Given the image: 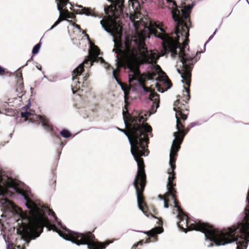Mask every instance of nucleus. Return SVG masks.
<instances>
[{
    "mask_svg": "<svg viewBox=\"0 0 249 249\" xmlns=\"http://www.w3.org/2000/svg\"><path fill=\"white\" fill-rule=\"evenodd\" d=\"M150 114L147 111H140L138 116H130L128 123L125 121L126 130L123 131L128 137L130 145L131 152L137 163L138 171L133 184L136 190L138 206L143 213H145L147 206L145 202L143 192L146 184V176L145 165L142 156H147L149 153L148 147L149 138L147 133H151L152 127L145 123Z\"/></svg>",
    "mask_w": 249,
    "mask_h": 249,
    "instance_id": "nucleus-1",
    "label": "nucleus"
},
{
    "mask_svg": "<svg viewBox=\"0 0 249 249\" xmlns=\"http://www.w3.org/2000/svg\"><path fill=\"white\" fill-rule=\"evenodd\" d=\"M9 188H13L16 192L20 194L26 200V205L30 209V223L28 227H24L21 230H18V233L21 238L29 243L31 239L38 237L43 231V227H47L49 231L53 230L57 232L59 230L54 224L51 223L45 214L44 210L38 207L28 196L26 191L19 187L18 181L11 177L6 178L2 183L0 188V196L2 197L12 195L8 190Z\"/></svg>",
    "mask_w": 249,
    "mask_h": 249,
    "instance_id": "nucleus-2",
    "label": "nucleus"
},
{
    "mask_svg": "<svg viewBox=\"0 0 249 249\" xmlns=\"http://www.w3.org/2000/svg\"><path fill=\"white\" fill-rule=\"evenodd\" d=\"M167 3L172 2L173 6L175 7L172 10V18L176 22L175 27V34L177 36L174 38L172 36L166 33V32L156 22L150 21L148 27V30L150 34L154 35L162 40V46L164 50L166 53L171 52L172 55L175 57L178 54L177 49L180 46L179 42V35L185 38L183 41V46L186 47L189 41V27L187 24V22H191L190 14L193 7L192 5L184 6L183 9L181 10V14L179 10L177 8V5L175 0H166Z\"/></svg>",
    "mask_w": 249,
    "mask_h": 249,
    "instance_id": "nucleus-3",
    "label": "nucleus"
},
{
    "mask_svg": "<svg viewBox=\"0 0 249 249\" xmlns=\"http://www.w3.org/2000/svg\"><path fill=\"white\" fill-rule=\"evenodd\" d=\"M137 18L136 15H130V19L133 22L136 32L134 36H126L125 40L127 52L125 67L129 70L128 77L130 83L140 78V65L149 63V53L145 43V36L142 32L138 31L141 18L136 20Z\"/></svg>",
    "mask_w": 249,
    "mask_h": 249,
    "instance_id": "nucleus-4",
    "label": "nucleus"
},
{
    "mask_svg": "<svg viewBox=\"0 0 249 249\" xmlns=\"http://www.w3.org/2000/svg\"><path fill=\"white\" fill-rule=\"evenodd\" d=\"M179 221L178 222L179 228L185 232L187 231L196 230L204 233L205 239L213 242L217 246L224 245L231 243L227 237V232L224 229L221 231L215 229L213 226L201 221H194L190 219L188 216L183 213L182 210H179Z\"/></svg>",
    "mask_w": 249,
    "mask_h": 249,
    "instance_id": "nucleus-5",
    "label": "nucleus"
},
{
    "mask_svg": "<svg viewBox=\"0 0 249 249\" xmlns=\"http://www.w3.org/2000/svg\"><path fill=\"white\" fill-rule=\"evenodd\" d=\"M246 201L247 204L243 212L242 221L236 225L224 229L227 237L232 242L236 241L237 249H246L249 242V190Z\"/></svg>",
    "mask_w": 249,
    "mask_h": 249,
    "instance_id": "nucleus-6",
    "label": "nucleus"
},
{
    "mask_svg": "<svg viewBox=\"0 0 249 249\" xmlns=\"http://www.w3.org/2000/svg\"><path fill=\"white\" fill-rule=\"evenodd\" d=\"M184 46L181 47H178L179 50L177 51L178 54L180 61L182 62V67L181 70L178 69V72L181 74L182 78V81L186 85L184 86V90H183L182 95L181 96L178 95L177 97L180 98L182 102L185 103H188L190 99V87L191 82V71L193 68L194 64L197 61L196 56L190 55L188 53L185 52ZM173 57V56L171 55ZM173 57H174L173 56ZM176 57V56L175 57Z\"/></svg>",
    "mask_w": 249,
    "mask_h": 249,
    "instance_id": "nucleus-7",
    "label": "nucleus"
},
{
    "mask_svg": "<svg viewBox=\"0 0 249 249\" xmlns=\"http://www.w3.org/2000/svg\"><path fill=\"white\" fill-rule=\"evenodd\" d=\"M57 232L66 240L71 241L77 245H87L89 249H105L111 243L109 241L99 242L90 231L82 233L65 229L64 231L59 230Z\"/></svg>",
    "mask_w": 249,
    "mask_h": 249,
    "instance_id": "nucleus-8",
    "label": "nucleus"
},
{
    "mask_svg": "<svg viewBox=\"0 0 249 249\" xmlns=\"http://www.w3.org/2000/svg\"><path fill=\"white\" fill-rule=\"evenodd\" d=\"M183 102L178 99L174 103V110L176 111L177 132H180V134L184 133L186 135L190 129L195 126V124L191 123L186 127H185L184 122L188 118L189 110L188 103Z\"/></svg>",
    "mask_w": 249,
    "mask_h": 249,
    "instance_id": "nucleus-9",
    "label": "nucleus"
},
{
    "mask_svg": "<svg viewBox=\"0 0 249 249\" xmlns=\"http://www.w3.org/2000/svg\"><path fill=\"white\" fill-rule=\"evenodd\" d=\"M180 132H175L174 133L175 140L173 142L170 153L169 164L170 168L168 170V174L169 175L168 180H169V185L170 186L172 185L173 181H174L176 178L175 169L176 168V161L178 152L179 150L180 144L182 143L185 136L184 133L183 135L180 134Z\"/></svg>",
    "mask_w": 249,
    "mask_h": 249,
    "instance_id": "nucleus-10",
    "label": "nucleus"
},
{
    "mask_svg": "<svg viewBox=\"0 0 249 249\" xmlns=\"http://www.w3.org/2000/svg\"><path fill=\"white\" fill-rule=\"evenodd\" d=\"M57 6L58 11L60 12V16L58 19L54 22L51 29L53 28L57 25L62 20H66V16L69 13L68 10L65 8L68 3L69 2V0H57Z\"/></svg>",
    "mask_w": 249,
    "mask_h": 249,
    "instance_id": "nucleus-11",
    "label": "nucleus"
},
{
    "mask_svg": "<svg viewBox=\"0 0 249 249\" xmlns=\"http://www.w3.org/2000/svg\"><path fill=\"white\" fill-rule=\"evenodd\" d=\"M169 180H168V183L167 184V192H166L164 195H159V197L160 199H163L164 200L165 197H169V196L171 197L172 199L174 200V203L175 204V207L180 209V207L178 205V202L177 200V196L176 195L177 191L175 188V187L176 186V182L173 181V184L172 186L169 185Z\"/></svg>",
    "mask_w": 249,
    "mask_h": 249,
    "instance_id": "nucleus-12",
    "label": "nucleus"
},
{
    "mask_svg": "<svg viewBox=\"0 0 249 249\" xmlns=\"http://www.w3.org/2000/svg\"><path fill=\"white\" fill-rule=\"evenodd\" d=\"M95 62L93 59L91 58L90 55H89L84 61L83 63L80 64L77 68H76L72 71V80H74L77 79V82L80 85L81 82L79 81V78H78V76H80L81 73L84 71V65H89L90 67L93 65V63Z\"/></svg>",
    "mask_w": 249,
    "mask_h": 249,
    "instance_id": "nucleus-13",
    "label": "nucleus"
},
{
    "mask_svg": "<svg viewBox=\"0 0 249 249\" xmlns=\"http://www.w3.org/2000/svg\"><path fill=\"white\" fill-rule=\"evenodd\" d=\"M163 229L162 227H156L152 230L143 232L146 234L148 237L146 239L145 243L156 241L158 239V234L162 232Z\"/></svg>",
    "mask_w": 249,
    "mask_h": 249,
    "instance_id": "nucleus-14",
    "label": "nucleus"
},
{
    "mask_svg": "<svg viewBox=\"0 0 249 249\" xmlns=\"http://www.w3.org/2000/svg\"><path fill=\"white\" fill-rule=\"evenodd\" d=\"M2 210L5 213L12 212L15 210L16 206L15 204L7 198H1L0 200Z\"/></svg>",
    "mask_w": 249,
    "mask_h": 249,
    "instance_id": "nucleus-15",
    "label": "nucleus"
},
{
    "mask_svg": "<svg viewBox=\"0 0 249 249\" xmlns=\"http://www.w3.org/2000/svg\"><path fill=\"white\" fill-rule=\"evenodd\" d=\"M77 7L79 8L77 9H72L71 8V10H72L73 12H74L76 14H85L87 16H91L96 17L97 15L96 14L94 10H92L90 8H86L84 7L81 5H78Z\"/></svg>",
    "mask_w": 249,
    "mask_h": 249,
    "instance_id": "nucleus-16",
    "label": "nucleus"
},
{
    "mask_svg": "<svg viewBox=\"0 0 249 249\" xmlns=\"http://www.w3.org/2000/svg\"><path fill=\"white\" fill-rule=\"evenodd\" d=\"M120 68L117 67V69L114 70L113 68H112V69L113 70V76L116 80L118 84H119L121 86L122 89L124 91L125 94V100H126V96L128 92V91L127 90V87L126 86H124V84L118 78L117 75V73H119L120 71Z\"/></svg>",
    "mask_w": 249,
    "mask_h": 249,
    "instance_id": "nucleus-17",
    "label": "nucleus"
},
{
    "mask_svg": "<svg viewBox=\"0 0 249 249\" xmlns=\"http://www.w3.org/2000/svg\"><path fill=\"white\" fill-rule=\"evenodd\" d=\"M40 121L42 126L48 131L53 133V129L52 124L49 123V121L47 118L40 116Z\"/></svg>",
    "mask_w": 249,
    "mask_h": 249,
    "instance_id": "nucleus-18",
    "label": "nucleus"
},
{
    "mask_svg": "<svg viewBox=\"0 0 249 249\" xmlns=\"http://www.w3.org/2000/svg\"><path fill=\"white\" fill-rule=\"evenodd\" d=\"M167 80H166L164 82V85L167 86L165 89L164 88L162 87L160 83H157L156 84V87L157 88V90L159 92H163L165 90H167L168 89H170L172 85V82L168 78V77H167Z\"/></svg>",
    "mask_w": 249,
    "mask_h": 249,
    "instance_id": "nucleus-19",
    "label": "nucleus"
},
{
    "mask_svg": "<svg viewBox=\"0 0 249 249\" xmlns=\"http://www.w3.org/2000/svg\"><path fill=\"white\" fill-rule=\"evenodd\" d=\"M99 52L100 50L99 48L97 46H94L92 51L89 53V55H90V57H91V59L96 61V58H97V56L99 55Z\"/></svg>",
    "mask_w": 249,
    "mask_h": 249,
    "instance_id": "nucleus-20",
    "label": "nucleus"
},
{
    "mask_svg": "<svg viewBox=\"0 0 249 249\" xmlns=\"http://www.w3.org/2000/svg\"><path fill=\"white\" fill-rule=\"evenodd\" d=\"M136 80V79L135 80ZM137 80H138L140 84L142 85V89L143 90L146 92H151L154 89H152L151 88L147 87L145 86L144 84V81L142 78L141 77V75L140 74V78H138Z\"/></svg>",
    "mask_w": 249,
    "mask_h": 249,
    "instance_id": "nucleus-21",
    "label": "nucleus"
},
{
    "mask_svg": "<svg viewBox=\"0 0 249 249\" xmlns=\"http://www.w3.org/2000/svg\"><path fill=\"white\" fill-rule=\"evenodd\" d=\"M4 240L7 243V249H25L24 246H22L21 247L20 246H17V249H16L14 244L12 242L7 241L5 236Z\"/></svg>",
    "mask_w": 249,
    "mask_h": 249,
    "instance_id": "nucleus-22",
    "label": "nucleus"
},
{
    "mask_svg": "<svg viewBox=\"0 0 249 249\" xmlns=\"http://www.w3.org/2000/svg\"><path fill=\"white\" fill-rule=\"evenodd\" d=\"M61 136L64 138H68L71 136V133L68 130L64 129L60 133Z\"/></svg>",
    "mask_w": 249,
    "mask_h": 249,
    "instance_id": "nucleus-23",
    "label": "nucleus"
},
{
    "mask_svg": "<svg viewBox=\"0 0 249 249\" xmlns=\"http://www.w3.org/2000/svg\"><path fill=\"white\" fill-rule=\"evenodd\" d=\"M45 209L47 210L48 214L53 217L55 221L57 222L58 218L53 211L52 209H50L48 207H45Z\"/></svg>",
    "mask_w": 249,
    "mask_h": 249,
    "instance_id": "nucleus-24",
    "label": "nucleus"
},
{
    "mask_svg": "<svg viewBox=\"0 0 249 249\" xmlns=\"http://www.w3.org/2000/svg\"><path fill=\"white\" fill-rule=\"evenodd\" d=\"M7 176L2 175V169L0 167V188L1 187L2 183H3L4 181L6 180V178H8Z\"/></svg>",
    "mask_w": 249,
    "mask_h": 249,
    "instance_id": "nucleus-25",
    "label": "nucleus"
},
{
    "mask_svg": "<svg viewBox=\"0 0 249 249\" xmlns=\"http://www.w3.org/2000/svg\"><path fill=\"white\" fill-rule=\"evenodd\" d=\"M157 54L156 53L151 52L149 55V57L150 58L149 63H152L154 62L157 59Z\"/></svg>",
    "mask_w": 249,
    "mask_h": 249,
    "instance_id": "nucleus-26",
    "label": "nucleus"
},
{
    "mask_svg": "<svg viewBox=\"0 0 249 249\" xmlns=\"http://www.w3.org/2000/svg\"><path fill=\"white\" fill-rule=\"evenodd\" d=\"M156 97L159 98V95L158 94H157L156 92H155V89H154L150 92V94L149 95V99L151 100H153L154 99L156 100H157Z\"/></svg>",
    "mask_w": 249,
    "mask_h": 249,
    "instance_id": "nucleus-27",
    "label": "nucleus"
},
{
    "mask_svg": "<svg viewBox=\"0 0 249 249\" xmlns=\"http://www.w3.org/2000/svg\"><path fill=\"white\" fill-rule=\"evenodd\" d=\"M41 47V43L39 42L38 44H36L33 48L32 50V53L33 54H35L38 53L40 48Z\"/></svg>",
    "mask_w": 249,
    "mask_h": 249,
    "instance_id": "nucleus-28",
    "label": "nucleus"
},
{
    "mask_svg": "<svg viewBox=\"0 0 249 249\" xmlns=\"http://www.w3.org/2000/svg\"><path fill=\"white\" fill-rule=\"evenodd\" d=\"M32 114L28 111L21 112V116L22 118H24L25 120H28V118H29Z\"/></svg>",
    "mask_w": 249,
    "mask_h": 249,
    "instance_id": "nucleus-29",
    "label": "nucleus"
},
{
    "mask_svg": "<svg viewBox=\"0 0 249 249\" xmlns=\"http://www.w3.org/2000/svg\"><path fill=\"white\" fill-rule=\"evenodd\" d=\"M169 197H165L164 200V207L166 208H167L169 207Z\"/></svg>",
    "mask_w": 249,
    "mask_h": 249,
    "instance_id": "nucleus-30",
    "label": "nucleus"
},
{
    "mask_svg": "<svg viewBox=\"0 0 249 249\" xmlns=\"http://www.w3.org/2000/svg\"><path fill=\"white\" fill-rule=\"evenodd\" d=\"M67 18L73 19V18H75V16L73 13L69 12V13L68 14V15L66 16V18Z\"/></svg>",
    "mask_w": 249,
    "mask_h": 249,
    "instance_id": "nucleus-31",
    "label": "nucleus"
},
{
    "mask_svg": "<svg viewBox=\"0 0 249 249\" xmlns=\"http://www.w3.org/2000/svg\"><path fill=\"white\" fill-rule=\"evenodd\" d=\"M6 73L5 69L0 66V75L2 76L5 75Z\"/></svg>",
    "mask_w": 249,
    "mask_h": 249,
    "instance_id": "nucleus-32",
    "label": "nucleus"
},
{
    "mask_svg": "<svg viewBox=\"0 0 249 249\" xmlns=\"http://www.w3.org/2000/svg\"><path fill=\"white\" fill-rule=\"evenodd\" d=\"M89 76V74L88 73H87L85 75V76L83 77V83H84V82H86L88 80Z\"/></svg>",
    "mask_w": 249,
    "mask_h": 249,
    "instance_id": "nucleus-33",
    "label": "nucleus"
},
{
    "mask_svg": "<svg viewBox=\"0 0 249 249\" xmlns=\"http://www.w3.org/2000/svg\"><path fill=\"white\" fill-rule=\"evenodd\" d=\"M71 87H72V92L73 93H75L77 91H78L79 90H80V86L79 85L78 86V88L77 87H76L75 89L73 87V86H72Z\"/></svg>",
    "mask_w": 249,
    "mask_h": 249,
    "instance_id": "nucleus-34",
    "label": "nucleus"
},
{
    "mask_svg": "<svg viewBox=\"0 0 249 249\" xmlns=\"http://www.w3.org/2000/svg\"><path fill=\"white\" fill-rule=\"evenodd\" d=\"M99 61L102 63L105 62V60H104V59L102 57H98V56H97V58H96L95 62H98V61Z\"/></svg>",
    "mask_w": 249,
    "mask_h": 249,
    "instance_id": "nucleus-35",
    "label": "nucleus"
},
{
    "mask_svg": "<svg viewBox=\"0 0 249 249\" xmlns=\"http://www.w3.org/2000/svg\"><path fill=\"white\" fill-rule=\"evenodd\" d=\"M156 75V73L153 72H152V73L149 74V75L148 76V78L149 79H153L154 76H155Z\"/></svg>",
    "mask_w": 249,
    "mask_h": 249,
    "instance_id": "nucleus-36",
    "label": "nucleus"
},
{
    "mask_svg": "<svg viewBox=\"0 0 249 249\" xmlns=\"http://www.w3.org/2000/svg\"><path fill=\"white\" fill-rule=\"evenodd\" d=\"M106 65H107V67H106V68H107V69H109V68H110V67H111V66H110V65H109V64H108V63H106Z\"/></svg>",
    "mask_w": 249,
    "mask_h": 249,
    "instance_id": "nucleus-37",
    "label": "nucleus"
},
{
    "mask_svg": "<svg viewBox=\"0 0 249 249\" xmlns=\"http://www.w3.org/2000/svg\"><path fill=\"white\" fill-rule=\"evenodd\" d=\"M156 69H157V70H159H159H160V71H161V68H160V66H159V65H157V66H156Z\"/></svg>",
    "mask_w": 249,
    "mask_h": 249,
    "instance_id": "nucleus-38",
    "label": "nucleus"
},
{
    "mask_svg": "<svg viewBox=\"0 0 249 249\" xmlns=\"http://www.w3.org/2000/svg\"><path fill=\"white\" fill-rule=\"evenodd\" d=\"M213 245V243H211L210 245L209 246V247L212 246Z\"/></svg>",
    "mask_w": 249,
    "mask_h": 249,
    "instance_id": "nucleus-39",
    "label": "nucleus"
},
{
    "mask_svg": "<svg viewBox=\"0 0 249 249\" xmlns=\"http://www.w3.org/2000/svg\"><path fill=\"white\" fill-rule=\"evenodd\" d=\"M70 5H71V3H70ZM71 7L70 8V9L71 8L72 9H74L73 8V6L71 5Z\"/></svg>",
    "mask_w": 249,
    "mask_h": 249,
    "instance_id": "nucleus-40",
    "label": "nucleus"
},
{
    "mask_svg": "<svg viewBox=\"0 0 249 249\" xmlns=\"http://www.w3.org/2000/svg\"><path fill=\"white\" fill-rule=\"evenodd\" d=\"M56 137L57 138H58L59 139H60V137H59L58 136H56Z\"/></svg>",
    "mask_w": 249,
    "mask_h": 249,
    "instance_id": "nucleus-41",
    "label": "nucleus"
},
{
    "mask_svg": "<svg viewBox=\"0 0 249 249\" xmlns=\"http://www.w3.org/2000/svg\"><path fill=\"white\" fill-rule=\"evenodd\" d=\"M213 35L211 36H210V38H209V39H210L212 37H213Z\"/></svg>",
    "mask_w": 249,
    "mask_h": 249,
    "instance_id": "nucleus-42",
    "label": "nucleus"
},
{
    "mask_svg": "<svg viewBox=\"0 0 249 249\" xmlns=\"http://www.w3.org/2000/svg\"><path fill=\"white\" fill-rule=\"evenodd\" d=\"M87 36H88V37H89V36L88 35H87Z\"/></svg>",
    "mask_w": 249,
    "mask_h": 249,
    "instance_id": "nucleus-43",
    "label": "nucleus"
},
{
    "mask_svg": "<svg viewBox=\"0 0 249 249\" xmlns=\"http://www.w3.org/2000/svg\"><path fill=\"white\" fill-rule=\"evenodd\" d=\"M133 1H137V0H133Z\"/></svg>",
    "mask_w": 249,
    "mask_h": 249,
    "instance_id": "nucleus-44",
    "label": "nucleus"
}]
</instances>
